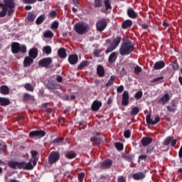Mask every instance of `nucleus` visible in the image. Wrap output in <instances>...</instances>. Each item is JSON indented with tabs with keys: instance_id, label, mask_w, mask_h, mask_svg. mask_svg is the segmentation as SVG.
I'll return each instance as SVG.
<instances>
[{
	"instance_id": "nucleus-10",
	"label": "nucleus",
	"mask_w": 182,
	"mask_h": 182,
	"mask_svg": "<svg viewBox=\"0 0 182 182\" xmlns=\"http://www.w3.org/2000/svg\"><path fill=\"white\" fill-rule=\"evenodd\" d=\"M31 159L30 160L32 161V163L34 166H36V164H38V161H39V154L36 150H31Z\"/></svg>"
},
{
	"instance_id": "nucleus-14",
	"label": "nucleus",
	"mask_w": 182,
	"mask_h": 182,
	"mask_svg": "<svg viewBox=\"0 0 182 182\" xmlns=\"http://www.w3.org/2000/svg\"><path fill=\"white\" fill-rule=\"evenodd\" d=\"M129 95L128 91H124L122 94V106H127L129 105Z\"/></svg>"
},
{
	"instance_id": "nucleus-21",
	"label": "nucleus",
	"mask_w": 182,
	"mask_h": 182,
	"mask_svg": "<svg viewBox=\"0 0 182 182\" xmlns=\"http://www.w3.org/2000/svg\"><path fill=\"white\" fill-rule=\"evenodd\" d=\"M32 64H33V58L29 56H27L24 58V61H23L24 68H29Z\"/></svg>"
},
{
	"instance_id": "nucleus-25",
	"label": "nucleus",
	"mask_w": 182,
	"mask_h": 182,
	"mask_svg": "<svg viewBox=\"0 0 182 182\" xmlns=\"http://www.w3.org/2000/svg\"><path fill=\"white\" fill-rule=\"evenodd\" d=\"M36 165L33 164L32 163V160L29 159L28 162L25 164L24 163V167L23 168L28 171H32L33 170V168H35Z\"/></svg>"
},
{
	"instance_id": "nucleus-58",
	"label": "nucleus",
	"mask_w": 182,
	"mask_h": 182,
	"mask_svg": "<svg viewBox=\"0 0 182 182\" xmlns=\"http://www.w3.org/2000/svg\"><path fill=\"white\" fill-rule=\"evenodd\" d=\"M166 109L168 112H171V113H175L176 112V108H173V107H171L170 105L166 107Z\"/></svg>"
},
{
	"instance_id": "nucleus-64",
	"label": "nucleus",
	"mask_w": 182,
	"mask_h": 182,
	"mask_svg": "<svg viewBox=\"0 0 182 182\" xmlns=\"http://www.w3.org/2000/svg\"><path fill=\"white\" fill-rule=\"evenodd\" d=\"M178 156L180 159H182V146H181L178 152Z\"/></svg>"
},
{
	"instance_id": "nucleus-2",
	"label": "nucleus",
	"mask_w": 182,
	"mask_h": 182,
	"mask_svg": "<svg viewBox=\"0 0 182 182\" xmlns=\"http://www.w3.org/2000/svg\"><path fill=\"white\" fill-rule=\"evenodd\" d=\"M15 8V2L14 0H4L3 11L0 12V18L6 16L8 9H14Z\"/></svg>"
},
{
	"instance_id": "nucleus-56",
	"label": "nucleus",
	"mask_w": 182,
	"mask_h": 182,
	"mask_svg": "<svg viewBox=\"0 0 182 182\" xmlns=\"http://www.w3.org/2000/svg\"><path fill=\"white\" fill-rule=\"evenodd\" d=\"M117 182H127L126 177L124 176H120L117 178Z\"/></svg>"
},
{
	"instance_id": "nucleus-16",
	"label": "nucleus",
	"mask_w": 182,
	"mask_h": 182,
	"mask_svg": "<svg viewBox=\"0 0 182 182\" xmlns=\"http://www.w3.org/2000/svg\"><path fill=\"white\" fill-rule=\"evenodd\" d=\"M153 142V139L151 137L144 136L141 140V144L143 146L146 147L150 145Z\"/></svg>"
},
{
	"instance_id": "nucleus-60",
	"label": "nucleus",
	"mask_w": 182,
	"mask_h": 182,
	"mask_svg": "<svg viewBox=\"0 0 182 182\" xmlns=\"http://www.w3.org/2000/svg\"><path fill=\"white\" fill-rule=\"evenodd\" d=\"M36 2V0H23L24 4H35Z\"/></svg>"
},
{
	"instance_id": "nucleus-31",
	"label": "nucleus",
	"mask_w": 182,
	"mask_h": 182,
	"mask_svg": "<svg viewBox=\"0 0 182 182\" xmlns=\"http://www.w3.org/2000/svg\"><path fill=\"white\" fill-rule=\"evenodd\" d=\"M90 141L93 143V145H100L102 142V139L100 137L94 136L90 139Z\"/></svg>"
},
{
	"instance_id": "nucleus-59",
	"label": "nucleus",
	"mask_w": 182,
	"mask_h": 182,
	"mask_svg": "<svg viewBox=\"0 0 182 182\" xmlns=\"http://www.w3.org/2000/svg\"><path fill=\"white\" fill-rule=\"evenodd\" d=\"M154 146H149L146 149V154H151V152L154 151Z\"/></svg>"
},
{
	"instance_id": "nucleus-49",
	"label": "nucleus",
	"mask_w": 182,
	"mask_h": 182,
	"mask_svg": "<svg viewBox=\"0 0 182 182\" xmlns=\"http://www.w3.org/2000/svg\"><path fill=\"white\" fill-rule=\"evenodd\" d=\"M115 49V47L111 44L105 50V53L109 54L110 52H112V50H114Z\"/></svg>"
},
{
	"instance_id": "nucleus-26",
	"label": "nucleus",
	"mask_w": 182,
	"mask_h": 182,
	"mask_svg": "<svg viewBox=\"0 0 182 182\" xmlns=\"http://www.w3.org/2000/svg\"><path fill=\"white\" fill-rule=\"evenodd\" d=\"M58 55L60 59H65L67 57V53L64 48H60L58 50Z\"/></svg>"
},
{
	"instance_id": "nucleus-43",
	"label": "nucleus",
	"mask_w": 182,
	"mask_h": 182,
	"mask_svg": "<svg viewBox=\"0 0 182 182\" xmlns=\"http://www.w3.org/2000/svg\"><path fill=\"white\" fill-rule=\"evenodd\" d=\"M24 88L29 92H33V86L31 83H26L24 85Z\"/></svg>"
},
{
	"instance_id": "nucleus-39",
	"label": "nucleus",
	"mask_w": 182,
	"mask_h": 182,
	"mask_svg": "<svg viewBox=\"0 0 182 182\" xmlns=\"http://www.w3.org/2000/svg\"><path fill=\"white\" fill-rule=\"evenodd\" d=\"M164 80V76L156 77L151 81V83L161 84Z\"/></svg>"
},
{
	"instance_id": "nucleus-36",
	"label": "nucleus",
	"mask_w": 182,
	"mask_h": 182,
	"mask_svg": "<svg viewBox=\"0 0 182 182\" xmlns=\"http://www.w3.org/2000/svg\"><path fill=\"white\" fill-rule=\"evenodd\" d=\"M46 19V17L45 15L42 14L40 16H38L36 21V25H41V23H43V21Z\"/></svg>"
},
{
	"instance_id": "nucleus-4",
	"label": "nucleus",
	"mask_w": 182,
	"mask_h": 182,
	"mask_svg": "<svg viewBox=\"0 0 182 182\" xmlns=\"http://www.w3.org/2000/svg\"><path fill=\"white\" fill-rule=\"evenodd\" d=\"M60 154L57 151H52L48 156V164L50 165L54 164L59 161Z\"/></svg>"
},
{
	"instance_id": "nucleus-30",
	"label": "nucleus",
	"mask_w": 182,
	"mask_h": 182,
	"mask_svg": "<svg viewBox=\"0 0 182 182\" xmlns=\"http://www.w3.org/2000/svg\"><path fill=\"white\" fill-rule=\"evenodd\" d=\"M11 105V100L6 97H0V106H8Z\"/></svg>"
},
{
	"instance_id": "nucleus-48",
	"label": "nucleus",
	"mask_w": 182,
	"mask_h": 182,
	"mask_svg": "<svg viewBox=\"0 0 182 182\" xmlns=\"http://www.w3.org/2000/svg\"><path fill=\"white\" fill-rule=\"evenodd\" d=\"M115 147L118 151H122L124 148V145L121 142H116Z\"/></svg>"
},
{
	"instance_id": "nucleus-53",
	"label": "nucleus",
	"mask_w": 182,
	"mask_h": 182,
	"mask_svg": "<svg viewBox=\"0 0 182 182\" xmlns=\"http://www.w3.org/2000/svg\"><path fill=\"white\" fill-rule=\"evenodd\" d=\"M140 73H141V68L139 67V65H136L135 68H134V73L136 75H139Z\"/></svg>"
},
{
	"instance_id": "nucleus-18",
	"label": "nucleus",
	"mask_w": 182,
	"mask_h": 182,
	"mask_svg": "<svg viewBox=\"0 0 182 182\" xmlns=\"http://www.w3.org/2000/svg\"><path fill=\"white\" fill-rule=\"evenodd\" d=\"M78 62V57L77 55L75 54H73V55H70L68 57V63L71 65H75L77 64V63Z\"/></svg>"
},
{
	"instance_id": "nucleus-61",
	"label": "nucleus",
	"mask_w": 182,
	"mask_h": 182,
	"mask_svg": "<svg viewBox=\"0 0 182 182\" xmlns=\"http://www.w3.org/2000/svg\"><path fill=\"white\" fill-rule=\"evenodd\" d=\"M6 144H1V150L4 151V153H5L6 151Z\"/></svg>"
},
{
	"instance_id": "nucleus-52",
	"label": "nucleus",
	"mask_w": 182,
	"mask_h": 182,
	"mask_svg": "<svg viewBox=\"0 0 182 182\" xmlns=\"http://www.w3.org/2000/svg\"><path fill=\"white\" fill-rule=\"evenodd\" d=\"M63 142V139H62V138H57L53 141V144H61Z\"/></svg>"
},
{
	"instance_id": "nucleus-27",
	"label": "nucleus",
	"mask_w": 182,
	"mask_h": 182,
	"mask_svg": "<svg viewBox=\"0 0 182 182\" xmlns=\"http://www.w3.org/2000/svg\"><path fill=\"white\" fill-rule=\"evenodd\" d=\"M36 18V14H35L33 12H28L26 18V21H28V22H33Z\"/></svg>"
},
{
	"instance_id": "nucleus-51",
	"label": "nucleus",
	"mask_w": 182,
	"mask_h": 182,
	"mask_svg": "<svg viewBox=\"0 0 182 182\" xmlns=\"http://www.w3.org/2000/svg\"><path fill=\"white\" fill-rule=\"evenodd\" d=\"M102 50L99 49H95L93 51L94 57L99 58Z\"/></svg>"
},
{
	"instance_id": "nucleus-7",
	"label": "nucleus",
	"mask_w": 182,
	"mask_h": 182,
	"mask_svg": "<svg viewBox=\"0 0 182 182\" xmlns=\"http://www.w3.org/2000/svg\"><path fill=\"white\" fill-rule=\"evenodd\" d=\"M151 113H149L146 117V121L148 125H156L160 121V117L159 115L156 116L154 120L151 118Z\"/></svg>"
},
{
	"instance_id": "nucleus-1",
	"label": "nucleus",
	"mask_w": 182,
	"mask_h": 182,
	"mask_svg": "<svg viewBox=\"0 0 182 182\" xmlns=\"http://www.w3.org/2000/svg\"><path fill=\"white\" fill-rule=\"evenodd\" d=\"M134 45L129 40L124 41L119 48V53L122 56L129 55L134 50Z\"/></svg>"
},
{
	"instance_id": "nucleus-3",
	"label": "nucleus",
	"mask_w": 182,
	"mask_h": 182,
	"mask_svg": "<svg viewBox=\"0 0 182 182\" xmlns=\"http://www.w3.org/2000/svg\"><path fill=\"white\" fill-rule=\"evenodd\" d=\"M74 29L78 35H84L85 33H87V32L89 31L90 28L87 23H77L75 26Z\"/></svg>"
},
{
	"instance_id": "nucleus-33",
	"label": "nucleus",
	"mask_w": 182,
	"mask_h": 182,
	"mask_svg": "<svg viewBox=\"0 0 182 182\" xmlns=\"http://www.w3.org/2000/svg\"><path fill=\"white\" fill-rule=\"evenodd\" d=\"M117 78V76L115 75H112L110 77V79L107 81V82L106 83V87H109L113 85L114 82L115 81Z\"/></svg>"
},
{
	"instance_id": "nucleus-41",
	"label": "nucleus",
	"mask_w": 182,
	"mask_h": 182,
	"mask_svg": "<svg viewBox=\"0 0 182 182\" xmlns=\"http://www.w3.org/2000/svg\"><path fill=\"white\" fill-rule=\"evenodd\" d=\"M44 38H47L48 39H51L53 37V33L50 30H47L43 33Z\"/></svg>"
},
{
	"instance_id": "nucleus-40",
	"label": "nucleus",
	"mask_w": 182,
	"mask_h": 182,
	"mask_svg": "<svg viewBox=\"0 0 182 182\" xmlns=\"http://www.w3.org/2000/svg\"><path fill=\"white\" fill-rule=\"evenodd\" d=\"M65 157L68 159H73L76 157V154L73 151H70L66 154Z\"/></svg>"
},
{
	"instance_id": "nucleus-35",
	"label": "nucleus",
	"mask_w": 182,
	"mask_h": 182,
	"mask_svg": "<svg viewBox=\"0 0 182 182\" xmlns=\"http://www.w3.org/2000/svg\"><path fill=\"white\" fill-rule=\"evenodd\" d=\"M90 64V62L87 60H83L82 61V63H80L79 64V65L77 66V70H82L85 67L88 66Z\"/></svg>"
},
{
	"instance_id": "nucleus-20",
	"label": "nucleus",
	"mask_w": 182,
	"mask_h": 182,
	"mask_svg": "<svg viewBox=\"0 0 182 182\" xmlns=\"http://www.w3.org/2000/svg\"><path fill=\"white\" fill-rule=\"evenodd\" d=\"M127 15L131 19H136L138 16L137 13L131 7L127 9Z\"/></svg>"
},
{
	"instance_id": "nucleus-19",
	"label": "nucleus",
	"mask_w": 182,
	"mask_h": 182,
	"mask_svg": "<svg viewBox=\"0 0 182 182\" xmlns=\"http://www.w3.org/2000/svg\"><path fill=\"white\" fill-rule=\"evenodd\" d=\"M145 177H146V175L144 173V172H141V171L134 173L132 176L133 179L135 181H141L144 179Z\"/></svg>"
},
{
	"instance_id": "nucleus-57",
	"label": "nucleus",
	"mask_w": 182,
	"mask_h": 182,
	"mask_svg": "<svg viewBox=\"0 0 182 182\" xmlns=\"http://www.w3.org/2000/svg\"><path fill=\"white\" fill-rule=\"evenodd\" d=\"M51 28L52 29H58V22L57 21H55L52 25H51Z\"/></svg>"
},
{
	"instance_id": "nucleus-8",
	"label": "nucleus",
	"mask_w": 182,
	"mask_h": 182,
	"mask_svg": "<svg viewBox=\"0 0 182 182\" xmlns=\"http://www.w3.org/2000/svg\"><path fill=\"white\" fill-rule=\"evenodd\" d=\"M11 52L14 54L19 53V52H23V47H21L19 43L13 42L11 43Z\"/></svg>"
},
{
	"instance_id": "nucleus-17",
	"label": "nucleus",
	"mask_w": 182,
	"mask_h": 182,
	"mask_svg": "<svg viewBox=\"0 0 182 182\" xmlns=\"http://www.w3.org/2000/svg\"><path fill=\"white\" fill-rule=\"evenodd\" d=\"M46 87L48 90H58L60 88V85L53 81H48Z\"/></svg>"
},
{
	"instance_id": "nucleus-47",
	"label": "nucleus",
	"mask_w": 182,
	"mask_h": 182,
	"mask_svg": "<svg viewBox=\"0 0 182 182\" xmlns=\"http://www.w3.org/2000/svg\"><path fill=\"white\" fill-rule=\"evenodd\" d=\"M143 97V92L141 90L137 92L135 95H134V98L136 100H139L140 99H141V97Z\"/></svg>"
},
{
	"instance_id": "nucleus-28",
	"label": "nucleus",
	"mask_w": 182,
	"mask_h": 182,
	"mask_svg": "<svg viewBox=\"0 0 182 182\" xmlns=\"http://www.w3.org/2000/svg\"><path fill=\"white\" fill-rule=\"evenodd\" d=\"M133 25V22L132 20H126L122 23V29H128V28H131Z\"/></svg>"
},
{
	"instance_id": "nucleus-15",
	"label": "nucleus",
	"mask_w": 182,
	"mask_h": 182,
	"mask_svg": "<svg viewBox=\"0 0 182 182\" xmlns=\"http://www.w3.org/2000/svg\"><path fill=\"white\" fill-rule=\"evenodd\" d=\"M39 55V51L36 48H32L28 52V57L33 58V60L38 58Z\"/></svg>"
},
{
	"instance_id": "nucleus-5",
	"label": "nucleus",
	"mask_w": 182,
	"mask_h": 182,
	"mask_svg": "<svg viewBox=\"0 0 182 182\" xmlns=\"http://www.w3.org/2000/svg\"><path fill=\"white\" fill-rule=\"evenodd\" d=\"M53 60L52 58H44L38 61V65L41 68H44L46 69L50 68V65L52 64Z\"/></svg>"
},
{
	"instance_id": "nucleus-34",
	"label": "nucleus",
	"mask_w": 182,
	"mask_h": 182,
	"mask_svg": "<svg viewBox=\"0 0 182 182\" xmlns=\"http://www.w3.org/2000/svg\"><path fill=\"white\" fill-rule=\"evenodd\" d=\"M0 93L1 95H9V87L6 85H2L0 87Z\"/></svg>"
},
{
	"instance_id": "nucleus-46",
	"label": "nucleus",
	"mask_w": 182,
	"mask_h": 182,
	"mask_svg": "<svg viewBox=\"0 0 182 182\" xmlns=\"http://www.w3.org/2000/svg\"><path fill=\"white\" fill-rule=\"evenodd\" d=\"M102 5V0H95L94 6L95 8H101Z\"/></svg>"
},
{
	"instance_id": "nucleus-54",
	"label": "nucleus",
	"mask_w": 182,
	"mask_h": 182,
	"mask_svg": "<svg viewBox=\"0 0 182 182\" xmlns=\"http://www.w3.org/2000/svg\"><path fill=\"white\" fill-rule=\"evenodd\" d=\"M48 16H49V18H56V16H57V13H56V11H50V12L48 14Z\"/></svg>"
},
{
	"instance_id": "nucleus-55",
	"label": "nucleus",
	"mask_w": 182,
	"mask_h": 182,
	"mask_svg": "<svg viewBox=\"0 0 182 182\" xmlns=\"http://www.w3.org/2000/svg\"><path fill=\"white\" fill-rule=\"evenodd\" d=\"M124 138L126 139H129L130 136H131V132L129 129H127L125 131L124 134Z\"/></svg>"
},
{
	"instance_id": "nucleus-6",
	"label": "nucleus",
	"mask_w": 182,
	"mask_h": 182,
	"mask_svg": "<svg viewBox=\"0 0 182 182\" xmlns=\"http://www.w3.org/2000/svg\"><path fill=\"white\" fill-rule=\"evenodd\" d=\"M46 136V132L43 130H35L30 132L29 137L33 139L35 137L43 138Z\"/></svg>"
},
{
	"instance_id": "nucleus-11",
	"label": "nucleus",
	"mask_w": 182,
	"mask_h": 182,
	"mask_svg": "<svg viewBox=\"0 0 182 182\" xmlns=\"http://www.w3.org/2000/svg\"><path fill=\"white\" fill-rule=\"evenodd\" d=\"M8 166L13 169L22 168L23 167V162L19 163L18 161H10L8 162Z\"/></svg>"
},
{
	"instance_id": "nucleus-45",
	"label": "nucleus",
	"mask_w": 182,
	"mask_h": 182,
	"mask_svg": "<svg viewBox=\"0 0 182 182\" xmlns=\"http://www.w3.org/2000/svg\"><path fill=\"white\" fill-rule=\"evenodd\" d=\"M173 139V136H168L167 137L164 141V145L166 146H168L170 144H171V141Z\"/></svg>"
},
{
	"instance_id": "nucleus-50",
	"label": "nucleus",
	"mask_w": 182,
	"mask_h": 182,
	"mask_svg": "<svg viewBox=\"0 0 182 182\" xmlns=\"http://www.w3.org/2000/svg\"><path fill=\"white\" fill-rule=\"evenodd\" d=\"M77 178H78L79 182H83V179L85 178V173L81 172V173H78L77 174Z\"/></svg>"
},
{
	"instance_id": "nucleus-63",
	"label": "nucleus",
	"mask_w": 182,
	"mask_h": 182,
	"mask_svg": "<svg viewBox=\"0 0 182 182\" xmlns=\"http://www.w3.org/2000/svg\"><path fill=\"white\" fill-rule=\"evenodd\" d=\"M73 1V4L75 6H77V8H78L80 3H79V0H72Z\"/></svg>"
},
{
	"instance_id": "nucleus-29",
	"label": "nucleus",
	"mask_w": 182,
	"mask_h": 182,
	"mask_svg": "<svg viewBox=\"0 0 182 182\" xmlns=\"http://www.w3.org/2000/svg\"><path fill=\"white\" fill-rule=\"evenodd\" d=\"M117 58V53L113 52L111 53V55H109V57L108 58V63L110 64H113L116 62Z\"/></svg>"
},
{
	"instance_id": "nucleus-42",
	"label": "nucleus",
	"mask_w": 182,
	"mask_h": 182,
	"mask_svg": "<svg viewBox=\"0 0 182 182\" xmlns=\"http://www.w3.org/2000/svg\"><path fill=\"white\" fill-rule=\"evenodd\" d=\"M122 41V38L121 37H117V38H115L112 43V46H114L115 48H117V46L119 45L120 42Z\"/></svg>"
},
{
	"instance_id": "nucleus-13",
	"label": "nucleus",
	"mask_w": 182,
	"mask_h": 182,
	"mask_svg": "<svg viewBox=\"0 0 182 182\" xmlns=\"http://www.w3.org/2000/svg\"><path fill=\"white\" fill-rule=\"evenodd\" d=\"M23 101L28 104H32L35 102V96L29 93H24Z\"/></svg>"
},
{
	"instance_id": "nucleus-9",
	"label": "nucleus",
	"mask_w": 182,
	"mask_h": 182,
	"mask_svg": "<svg viewBox=\"0 0 182 182\" xmlns=\"http://www.w3.org/2000/svg\"><path fill=\"white\" fill-rule=\"evenodd\" d=\"M107 26V23L105 19L99 20L96 23V28L98 32H102V31H104Z\"/></svg>"
},
{
	"instance_id": "nucleus-37",
	"label": "nucleus",
	"mask_w": 182,
	"mask_h": 182,
	"mask_svg": "<svg viewBox=\"0 0 182 182\" xmlns=\"http://www.w3.org/2000/svg\"><path fill=\"white\" fill-rule=\"evenodd\" d=\"M43 52L46 53L47 55L52 54V47L49 46H46L43 48Z\"/></svg>"
},
{
	"instance_id": "nucleus-12",
	"label": "nucleus",
	"mask_w": 182,
	"mask_h": 182,
	"mask_svg": "<svg viewBox=\"0 0 182 182\" xmlns=\"http://www.w3.org/2000/svg\"><path fill=\"white\" fill-rule=\"evenodd\" d=\"M113 164V161L110 159H107L101 164V168L103 169H109Z\"/></svg>"
},
{
	"instance_id": "nucleus-24",
	"label": "nucleus",
	"mask_w": 182,
	"mask_h": 182,
	"mask_svg": "<svg viewBox=\"0 0 182 182\" xmlns=\"http://www.w3.org/2000/svg\"><path fill=\"white\" fill-rule=\"evenodd\" d=\"M102 107V102L97 100H95L92 105V109L93 112H98L100 108Z\"/></svg>"
},
{
	"instance_id": "nucleus-44",
	"label": "nucleus",
	"mask_w": 182,
	"mask_h": 182,
	"mask_svg": "<svg viewBox=\"0 0 182 182\" xmlns=\"http://www.w3.org/2000/svg\"><path fill=\"white\" fill-rule=\"evenodd\" d=\"M104 4L106 11H110L112 9V6L109 0H105Z\"/></svg>"
},
{
	"instance_id": "nucleus-22",
	"label": "nucleus",
	"mask_w": 182,
	"mask_h": 182,
	"mask_svg": "<svg viewBox=\"0 0 182 182\" xmlns=\"http://www.w3.org/2000/svg\"><path fill=\"white\" fill-rule=\"evenodd\" d=\"M164 67H165L164 61L160 60V61L155 63L153 69L154 70H159L164 68Z\"/></svg>"
},
{
	"instance_id": "nucleus-38",
	"label": "nucleus",
	"mask_w": 182,
	"mask_h": 182,
	"mask_svg": "<svg viewBox=\"0 0 182 182\" xmlns=\"http://www.w3.org/2000/svg\"><path fill=\"white\" fill-rule=\"evenodd\" d=\"M140 109H139L138 107H132L131 112H130V115L131 116H136L138 113L139 112Z\"/></svg>"
},
{
	"instance_id": "nucleus-62",
	"label": "nucleus",
	"mask_w": 182,
	"mask_h": 182,
	"mask_svg": "<svg viewBox=\"0 0 182 182\" xmlns=\"http://www.w3.org/2000/svg\"><path fill=\"white\" fill-rule=\"evenodd\" d=\"M124 90V86L123 85H120L119 87H118L117 91L118 93H122Z\"/></svg>"
},
{
	"instance_id": "nucleus-23",
	"label": "nucleus",
	"mask_w": 182,
	"mask_h": 182,
	"mask_svg": "<svg viewBox=\"0 0 182 182\" xmlns=\"http://www.w3.org/2000/svg\"><path fill=\"white\" fill-rule=\"evenodd\" d=\"M169 100H170L169 95L166 93L158 100V103L165 105L166 103L168 102Z\"/></svg>"
},
{
	"instance_id": "nucleus-32",
	"label": "nucleus",
	"mask_w": 182,
	"mask_h": 182,
	"mask_svg": "<svg viewBox=\"0 0 182 182\" xmlns=\"http://www.w3.org/2000/svg\"><path fill=\"white\" fill-rule=\"evenodd\" d=\"M97 73L99 77H103L105 76V69L104 67L101 65H98L97 69Z\"/></svg>"
}]
</instances>
